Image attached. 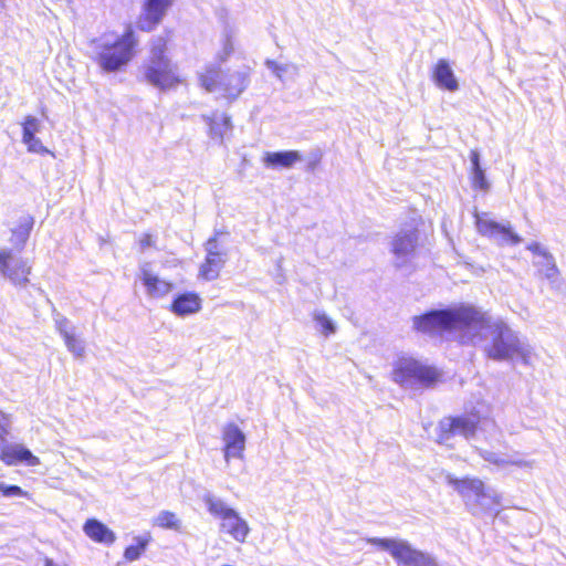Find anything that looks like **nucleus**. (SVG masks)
<instances>
[{
    "mask_svg": "<svg viewBox=\"0 0 566 566\" xmlns=\"http://www.w3.org/2000/svg\"><path fill=\"white\" fill-rule=\"evenodd\" d=\"M412 327L429 337L458 332L462 344L479 346L489 359L495 361L521 359L526 364L532 354L531 345L518 332L503 321H491L471 305L428 310L412 317Z\"/></svg>",
    "mask_w": 566,
    "mask_h": 566,
    "instance_id": "f257e3e1",
    "label": "nucleus"
},
{
    "mask_svg": "<svg viewBox=\"0 0 566 566\" xmlns=\"http://www.w3.org/2000/svg\"><path fill=\"white\" fill-rule=\"evenodd\" d=\"M137 39L132 27L123 34H103L91 41V59L104 73L123 71L136 54Z\"/></svg>",
    "mask_w": 566,
    "mask_h": 566,
    "instance_id": "f03ea898",
    "label": "nucleus"
},
{
    "mask_svg": "<svg viewBox=\"0 0 566 566\" xmlns=\"http://www.w3.org/2000/svg\"><path fill=\"white\" fill-rule=\"evenodd\" d=\"M167 41L157 36L151 42L149 59L144 66V77L153 86L166 91L177 84L180 78L177 73V65L167 56Z\"/></svg>",
    "mask_w": 566,
    "mask_h": 566,
    "instance_id": "7ed1b4c3",
    "label": "nucleus"
},
{
    "mask_svg": "<svg viewBox=\"0 0 566 566\" xmlns=\"http://www.w3.org/2000/svg\"><path fill=\"white\" fill-rule=\"evenodd\" d=\"M448 483L465 500L468 506H472V513H499L501 495L493 489H485L481 480L457 479L447 476Z\"/></svg>",
    "mask_w": 566,
    "mask_h": 566,
    "instance_id": "20e7f679",
    "label": "nucleus"
},
{
    "mask_svg": "<svg viewBox=\"0 0 566 566\" xmlns=\"http://www.w3.org/2000/svg\"><path fill=\"white\" fill-rule=\"evenodd\" d=\"M367 542L389 553L400 566H441L433 555L415 548L406 539L370 537Z\"/></svg>",
    "mask_w": 566,
    "mask_h": 566,
    "instance_id": "39448f33",
    "label": "nucleus"
},
{
    "mask_svg": "<svg viewBox=\"0 0 566 566\" xmlns=\"http://www.w3.org/2000/svg\"><path fill=\"white\" fill-rule=\"evenodd\" d=\"M200 82L208 92H223L227 98L234 99L247 88L249 76L245 71L224 73L211 66L200 75Z\"/></svg>",
    "mask_w": 566,
    "mask_h": 566,
    "instance_id": "423d86ee",
    "label": "nucleus"
},
{
    "mask_svg": "<svg viewBox=\"0 0 566 566\" xmlns=\"http://www.w3.org/2000/svg\"><path fill=\"white\" fill-rule=\"evenodd\" d=\"M395 382L405 388H413L415 386L431 387L433 386L440 374L433 367L423 365L413 358H401L397 363L392 371Z\"/></svg>",
    "mask_w": 566,
    "mask_h": 566,
    "instance_id": "0eeeda50",
    "label": "nucleus"
},
{
    "mask_svg": "<svg viewBox=\"0 0 566 566\" xmlns=\"http://www.w3.org/2000/svg\"><path fill=\"white\" fill-rule=\"evenodd\" d=\"M33 264L21 252H14L9 247L0 248V275L8 280L17 289H25L30 285L29 276Z\"/></svg>",
    "mask_w": 566,
    "mask_h": 566,
    "instance_id": "6e6552de",
    "label": "nucleus"
},
{
    "mask_svg": "<svg viewBox=\"0 0 566 566\" xmlns=\"http://www.w3.org/2000/svg\"><path fill=\"white\" fill-rule=\"evenodd\" d=\"M478 424L479 418L474 415L443 418L438 424L437 442L448 444L455 436L470 439L474 437Z\"/></svg>",
    "mask_w": 566,
    "mask_h": 566,
    "instance_id": "1a4fd4ad",
    "label": "nucleus"
},
{
    "mask_svg": "<svg viewBox=\"0 0 566 566\" xmlns=\"http://www.w3.org/2000/svg\"><path fill=\"white\" fill-rule=\"evenodd\" d=\"M475 226L478 232L496 242L499 245H517L522 238L513 231L510 222L500 223L488 218V213H475Z\"/></svg>",
    "mask_w": 566,
    "mask_h": 566,
    "instance_id": "9d476101",
    "label": "nucleus"
},
{
    "mask_svg": "<svg viewBox=\"0 0 566 566\" xmlns=\"http://www.w3.org/2000/svg\"><path fill=\"white\" fill-rule=\"evenodd\" d=\"M419 241L417 228L401 229L390 242V252L394 254V266L402 269L410 264L416 255Z\"/></svg>",
    "mask_w": 566,
    "mask_h": 566,
    "instance_id": "9b49d317",
    "label": "nucleus"
},
{
    "mask_svg": "<svg viewBox=\"0 0 566 566\" xmlns=\"http://www.w3.org/2000/svg\"><path fill=\"white\" fill-rule=\"evenodd\" d=\"M174 0H145L137 28L145 32L153 31L165 18Z\"/></svg>",
    "mask_w": 566,
    "mask_h": 566,
    "instance_id": "f8f14e48",
    "label": "nucleus"
},
{
    "mask_svg": "<svg viewBox=\"0 0 566 566\" xmlns=\"http://www.w3.org/2000/svg\"><path fill=\"white\" fill-rule=\"evenodd\" d=\"M0 460L7 465H29L35 467L40 463L30 449L20 443H8V441L0 448Z\"/></svg>",
    "mask_w": 566,
    "mask_h": 566,
    "instance_id": "ddd939ff",
    "label": "nucleus"
},
{
    "mask_svg": "<svg viewBox=\"0 0 566 566\" xmlns=\"http://www.w3.org/2000/svg\"><path fill=\"white\" fill-rule=\"evenodd\" d=\"M222 440L224 442V459L228 462L230 458H243L245 449V434L235 423H228L222 430Z\"/></svg>",
    "mask_w": 566,
    "mask_h": 566,
    "instance_id": "4468645a",
    "label": "nucleus"
},
{
    "mask_svg": "<svg viewBox=\"0 0 566 566\" xmlns=\"http://www.w3.org/2000/svg\"><path fill=\"white\" fill-rule=\"evenodd\" d=\"M33 226L34 218L31 214L27 213L21 216L18 220V226L11 229V237L9 239L11 244L10 249H13L14 252H22L30 238Z\"/></svg>",
    "mask_w": 566,
    "mask_h": 566,
    "instance_id": "2eb2a0df",
    "label": "nucleus"
},
{
    "mask_svg": "<svg viewBox=\"0 0 566 566\" xmlns=\"http://www.w3.org/2000/svg\"><path fill=\"white\" fill-rule=\"evenodd\" d=\"M201 298L195 292H185L176 295L171 302L170 311L180 317L199 312Z\"/></svg>",
    "mask_w": 566,
    "mask_h": 566,
    "instance_id": "dca6fc26",
    "label": "nucleus"
},
{
    "mask_svg": "<svg viewBox=\"0 0 566 566\" xmlns=\"http://www.w3.org/2000/svg\"><path fill=\"white\" fill-rule=\"evenodd\" d=\"M301 160L302 155L298 150L268 151L263 157V164L272 169H289Z\"/></svg>",
    "mask_w": 566,
    "mask_h": 566,
    "instance_id": "f3484780",
    "label": "nucleus"
},
{
    "mask_svg": "<svg viewBox=\"0 0 566 566\" xmlns=\"http://www.w3.org/2000/svg\"><path fill=\"white\" fill-rule=\"evenodd\" d=\"M221 528L239 543L245 542L250 532L247 521L235 510L229 511L228 516L222 518Z\"/></svg>",
    "mask_w": 566,
    "mask_h": 566,
    "instance_id": "a211bd4d",
    "label": "nucleus"
},
{
    "mask_svg": "<svg viewBox=\"0 0 566 566\" xmlns=\"http://www.w3.org/2000/svg\"><path fill=\"white\" fill-rule=\"evenodd\" d=\"M432 78L437 86L442 90L454 92L459 88V83L455 78L453 70L449 62L444 59H440L437 62L433 69Z\"/></svg>",
    "mask_w": 566,
    "mask_h": 566,
    "instance_id": "6ab92c4d",
    "label": "nucleus"
},
{
    "mask_svg": "<svg viewBox=\"0 0 566 566\" xmlns=\"http://www.w3.org/2000/svg\"><path fill=\"white\" fill-rule=\"evenodd\" d=\"M147 266L148 265L145 264L140 269V280L146 286L147 293L153 297H161L168 294L172 289V284L153 274Z\"/></svg>",
    "mask_w": 566,
    "mask_h": 566,
    "instance_id": "aec40b11",
    "label": "nucleus"
},
{
    "mask_svg": "<svg viewBox=\"0 0 566 566\" xmlns=\"http://www.w3.org/2000/svg\"><path fill=\"white\" fill-rule=\"evenodd\" d=\"M83 531L91 539L97 543L109 545L116 539L115 533L96 518H88L83 526Z\"/></svg>",
    "mask_w": 566,
    "mask_h": 566,
    "instance_id": "412c9836",
    "label": "nucleus"
},
{
    "mask_svg": "<svg viewBox=\"0 0 566 566\" xmlns=\"http://www.w3.org/2000/svg\"><path fill=\"white\" fill-rule=\"evenodd\" d=\"M228 255H217L206 253L205 262L199 269V275L207 281L218 279L221 269L226 264Z\"/></svg>",
    "mask_w": 566,
    "mask_h": 566,
    "instance_id": "4be33fe9",
    "label": "nucleus"
},
{
    "mask_svg": "<svg viewBox=\"0 0 566 566\" xmlns=\"http://www.w3.org/2000/svg\"><path fill=\"white\" fill-rule=\"evenodd\" d=\"M202 500L208 509V511L218 517L224 518L228 516L229 511H233L234 509L228 507L227 504L219 497L214 496L210 492H207Z\"/></svg>",
    "mask_w": 566,
    "mask_h": 566,
    "instance_id": "5701e85b",
    "label": "nucleus"
},
{
    "mask_svg": "<svg viewBox=\"0 0 566 566\" xmlns=\"http://www.w3.org/2000/svg\"><path fill=\"white\" fill-rule=\"evenodd\" d=\"M231 127V118L226 114L214 115L209 122L212 138H219L220 142H222L224 133Z\"/></svg>",
    "mask_w": 566,
    "mask_h": 566,
    "instance_id": "b1692460",
    "label": "nucleus"
},
{
    "mask_svg": "<svg viewBox=\"0 0 566 566\" xmlns=\"http://www.w3.org/2000/svg\"><path fill=\"white\" fill-rule=\"evenodd\" d=\"M534 265L538 269V272L542 273L551 282H554V279L559 273L555 258L552 253L543 256L542 261L534 262Z\"/></svg>",
    "mask_w": 566,
    "mask_h": 566,
    "instance_id": "393cba45",
    "label": "nucleus"
},
{
    "mask_svg": "<svg viewBox=\"0 0 566 566\" xmlns=\"http://www.w3.org/2000/svg\"><path fill=\"white\" fill-rule=\"evenodd\" d=\"M135 542L136 544L129 545L124 552V557L129 562L137 560L140 557L148 545L149 538L137 536L135 537Z\"/></svg>",
    "mask_w": 566,
    "mask_h": 566,
    "instance_id": "a878e982",
    "label": "nucleus"
},
{
    "mask_svg": "<svg viewBox=\"0 0 566 566\" xmlns=\"http://www.w3.org/2000/svg\"><path fill=\"white\" fill-rule=\"evenodd\" d=\"M265 65L281 81H283L284 74H287L290 72H292L293 74L297 73V66L294 64H279L273 60H266Z\"/></svg>",
    "mask_w": 566,
    "mask_h": 566,
    "instance_id": "bb28decb",
    "label": "nucleus"
},
{
    "mask_svg": "<svg viewBox=\"0 0 566 566\" xmlns=\"http://www.w3.org/2000/svg\"><path fill=\"white\" fill-rule=\"evenodd\" d=\"M64 343L69 352L75 357H82L85 353V346L82 339L77 338L75 332L63 337Z\"/></svg>",
    "mask_w": 566,
    "mask_h": 566,
    "instance_id": "cd10ccee",
    "label": "nucleus"
},
{
    "mask_svg": "<svg viewBox=\"0 0 566 566\" xmlns=\"http://www.w3.org/2000/svg\"><path fill=\"white\" fill-rule=\"evenodd\" d=\"M156 523L160 527L170 530H177L180 525L176 514L169 511H161L156 518Z\"/></svg>",
    "mask_w": 566,
    "mask_h": 566,
    "instance_id": "c85d7f7f",
    "label": "nucleus"
},
{
    "mask_svg": "<svg viewBox=\"0 0 566 566\" xmlns=\"http://www.w3.org/2000/svg\"><path fill=\"white\" fill-rule=\"evenodd\" d=\"M314 319L319 325L321 332L325 336H328V335L335 333V331H336L335 324L325 313H319V312L315 313Z\"/></svg>",
    "mask_w": 566,
    "mask_h": 566,
    "instance_id": "c756f323",
    "label": "nucleus"
},
{
    "mask_svg": "<svg viewBox=\"0 0 566 566\" xmlns=\"http://www.w3.org/2000/svg\"><path fill=\"white\" fill-rule=\"evenodd\" d=\"M471 177L473 187L482 191H486L490 188V184L486 179L485 171L483 168L471 169Z\"/></svg>",
    "mask_w": 566,
    "mask_h": 566,
    "instance_id": "7c9ffc66",
    "label": "nucleus"
},
{
    "mask_svg": "<svg viewBox=\"0 0 566 566\" xmlns=\"http://www.w3.org/2000/svg\"><path fill=\"white\" fill-rule=\"evenodd\" d=\"M55 328L60 333L62 337L75 332V327L71 324V322L60 313L54 315Z\"/></svg>",
    "mask_w": 566,
    "mask_h": 566,
    "instance_id": "2f4dec72",
    "label": "nucleus"
},
{
    "mask_svg": "<svg viewBox=\"0 0 566 566\" xmlns=\"http://www.w3.org/2000/svg\"><path fill=\"white\" fill-rule=\"evenodd\" d=\"M219 231H216L214 235L209 238L205 243V251L209 254L228 255L227 252L220 247L218 241Z\"/></svg>",
    "mask_w": 566,
    "mask_h": 566,
    "instance_id": "473e14b6",
    "label": "nucleus"
},
{
    "mask_svg": "<svg viewBox=\"0 0 566 566\" xmlns=\"http://www.w3.org/2000/svg\"><path fill=\"white\" fill-rule=\"evenodd\" d=\"M10 416L0 411V448L7 442V438L10 434Z\"/></svg>",
    "mask_w": 566,
    "mask_h": 566,
    "instance_id": "72a5a7b5",
    "label": "nucleus"
},
{
    "mask_svg": "<svg viewBox=\"0 0 566 566\" xmlns=\"http://www.w3.org/2000/svg\"><path fill=\"white\" fill-rule=\"evenodd\" d=\"M0 492L6 497H14V496H27L28 493L21 489L19 485L6 484L0 482Z\"/></svg>",
    "mask_w": 566,
    "mask_h": 566,
    "instance_id": "f704fd0d",
    "label": "nucleus"
},
{
    "mask_svg": "<svg viewBox=\"0 0 566 566\" xmlns=\"http://www.w3.org/2000/svg\"><path fill=\"white\" fill-rule=\"evenodd\" d=\"M40 120L34 116H27L23 124H22V130H29L30 133H39L40 132Z\"/></svg>",
    "mask_w": 566,
    "mask_h": 566,
    "instance_id": "c9c22d12",
    "label": "nucleus"
},
{
    "mask_svg": "<svg viewBox=\"0 0 566 566\" xmlns=\"http://www.w3.org/2000/svg\"><path fill=\"white\" fill-rule=\"evenodd\" d=\"M28 150L35 154H46L49 150L43 146L42 142L35 137L30 144L27 145Z\"/></svg>",
    "mask_w": 566,
    "mask_h": 566,
    "instance_id": "e433bc0d",
    "label": "nucleus"
},
{
    "mask_svg": "<svg viewBox=\"0 0 566 566\" xmlns=\"http://www.w3.org/2000/svg\"><path fill=\"white\" fill-rule=\"evenodd\" d=\"M526 249H527L528 251H531L532 253H534V254H536V255H538V256H542V258L549 253V252H548L545 248H543V247H542V244H541V243H538V242H532V243H530V244L526 247Z\"/></svg>",
    "mask_w": 566,
    "mask_h": 566,
    "instance_id": "4c0bfd02",
    "label": "nucleus"
},
{
    "mask_svg": "<svg viewBox=\"0 0 566 566\" xmlns=\"http://www.w3.org/2000/svg\"><path fill=\"white\" fill-rule=\"evenodd\" d=\"M470 161H471L472 169L482 168L481 163H480V154L478 150H471Z\"/></svg>",
    "mask_w": 566,
    "mask_h": 566,
    "instance_id": "58836bf2",
    "label": "nucleus"
},
{
    "mask_svg": "<svg viewBox=\"0 0 566 566\" xmlns=\"http://www.w3.org/2000/svg\"><path fill=\"white\" fill-rule=\"evenodd\" d=\"M34 133H30L29 130H22V142L28 145L30 142H32L35 138Z\"/></svg>",
    "mask_w": 566,
    "mask_h": 566,
    "instance_id": "ea45409f",
    "label": "nucleus"
},
{
    "mask_svg": "<svg viewBox=\"0 0 566 566\" xmlns=\"http://www.w3.org/2000/svg\"><path fill=\"white\" fill-rule=\"evenodd\" d=\"M485 460L491 462V463H495V464H501V463H504L505 461L500 459L495 453H488V455L485 457Z\"/></svg>",
    "mask_w": 566,
    "mask_h": 566,
    "instance_id": "a19ab883",
    "label": "nucleus"
},
{
    "mask_svg": "<svg viewBox=\"0 0 566 566\" xmlns=\"http://www.w3.org/2000/svg\"><path fill=\"white\" fill-rule=\"evenodd\" d=\"M154 243L153 237L150 234H145V237L140 240V247L142 249H145L147 247H151Z\"/></svg>",
    "mask_w": 566,
    "mask_h": 566,
    "instance_id": "79ce46f5",
    "label": "nucleus"
},
{
    "mask_svg": "<svg viewBox=\"0 0 566 566\" xmlns=\"http://www.w3.org/2000/svg\"><path fill=\"white\" fill-rule=\"evenodd\" d=\"M233 51L232 44L230 40H227L224 43L223 52L226 56H229Z\"/></svg>",
    "mask_w": 566,
    "mask_h": 566,
    "instance_id": "37998d69",
    "label": "nucleus"
},
{
    "mask_svg": "<svg viewBox=\"0 0 566 566\" xmlns=\"http://www.w3.org/2000/svg\"><path fill=\"white\" fill-rule=\"evenodd\" d=\"M44 566H57V565L54 564L51 559H46Z\"/></svg>",
    "mask_w": 566,
    "mask_h": 566,
    "instance_id": "c03bdc74",
    "label": "nucleus"
},
{
    "mask_svg": "<svg viewBox=\"0 0 566 566\" xmlns=\"http://www.w3.org/2000/svg\"><path fill=\"white\" fill-rule=\"evenodd\" d=\"M41 295H44V291L40 286L32 285Z\"/></svg>",
    "mask_w": 566,
    "mask_h": 566,
    "instance_id": "a18cd8bd",
    "label": "nucleus"
},
{
    "mask_svg": "<svg viewBox=\"0 0 566 566\" xmlns=\"http://www.w3.org/2000/svg\"><path fill=\"white\" fill-rule=\"evenodd\" d=\"M314 166H315V161L310 163V165H308V169H311V170H312V169H314Z\"/></svg>",
    "mask_w": 566,
    "mask_h": 566,
    "instance_id": "49530a36",
    "label": "nucleus"
}]
</instances>
